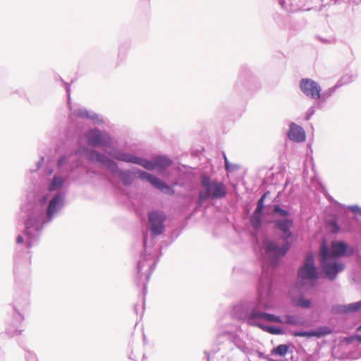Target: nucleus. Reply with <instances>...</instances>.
<instances>
[{"instance_id": "obj_17", "label": "nucleus", "mask_w": 361, "mask_h": 361, "mask_svg": "<svg viewBox=\"0 0 361 361\" xmlns=\"http://www.w3.org/2000/svg\"><path fill=\"white\" fill-rule=\"evenodd\" d=\"M171 164V161L165 157H156L154 159L155 168L158 167L161 169H164Z\"/></svg>"}, {"instance_id": "obj_22", "label": "nucleus", "mask_w": 361, "mask_h": 361, "mask_svg": "<svg viewBox=\"0 0 361 361\" xmlns=\"http://www.w3.org/2000/svg\"><path fill=\"white\" fill-rule=\"evenodd\" d=\"M62 183H63L62 179L60 177L55 176L53 178V180L51 182L49 189L51 190H54L58 188L59 187H60L62 185Z\"/></svg>"}, {"instance_id": "obj_6", "label": "nucleus", "mask_w": 361, "mask_h": 361, "mask_svg": "<svg viewBox=\"0 0 361 361\" xmlns=\"http://www.w3.org/2000/svg\"><path fill=\"white\" fill-rule=\"evenodd\" d=\"M247 319L248 323L252 326L253 324L257 323V322H255L256 319H264L265 321L274 323H283L281 317L274 314L267 313L257 309H254L252 310V312L248 315Z\"/></svg>"}, {"instance_id": "obj_29", "label": "nucleus", "mask_w": 361, "mask_h": 361, "mask_svg": "<svg viewBox=\"0 0 361 361\" xmlns=\"http://www.w3.org/2000/svg\"><path fill=\"white\" fill-rule=\"evenodd\" d=\"M224 159H225V168L227 171H228L229 170V163H228V161L226 156H224Z\"/></svg>"}, {"instance_id": "obj_3", "label": "nucleus", "mask_w": 361, "mask_h": 361, "mask_svg": "<svg viewBox=\"0 0 361 361\" xmlns=\"http://www.w3.org/2000/svg\"><path fill=\"white\" fill-rule=\"evenodd\" d=\"M202 185L205 191H200L199 195V200L200 202L207 198L219 199L224 197L226 192L224 185L219 182H210L209 178L203 176L202 178Z\"/></svg>"}, {"instance_id": "obj_28", "label": "nucleus", "mask_w": 361, "mask_h": 361, "mask_svg": "<svg viewBox=\"0 0 361 361\" xmlns=\"http://www.w3.org/2000/svg\"><path fill=\"white\" fill-rule=\"evenodd\" d=\"M78 115L80 116V117H88V114H87V112L86 111H80L78 113Z\"/></svg>"}, {"instance_id": "obj_30", "label": "nucleus", "mask_w": 361, "mask_h": 361, "mask_svg": "<svg viewBox=\"0 0 361 361\" xmlns=\"http://www.w3.org/2000/svg\"><path fill=\"white\" fill-rule=\"evenodd\" d=\"M17 243H22L23 242V238L21 235H18L16 239Z\"/></svg>"}, {"instance_id": "obj_1", "label": "nucleus", "mask_w": 361, "mask_h": 361, "mask_svg": "<svg viewBox=\"0 0 361 361\" xmlns=\"http://www.w3.org/2000/svg\"><path fill=\"white\" fill-rule=\"evenodd\" d=\"M347 250V245L343 242H332L331 251L324 240L321 247V267L323 271L330 280H334L336 274L344 269V264L336 261V257L341 256Z\"/></svg>"}, {"instance_id": "obj_8", "label": "nucleus", "mask_w": 361, "mask_h": 361, "mask_svg": "<svg viewBox=\"0 0 361 361\" xmlns=\"http://www.w3.org/2000/svg\"><path fill=\"white\" fill-rule=\"evenodd\" d=\"M137 174L138 178L142 180L148 181L154 188L160 190L161 191H164L166 193L173 194L174 191L171 188V187L156 176L145 171H139Z\"/></svg>"}, {"instance_id": "obj_32", "label": "nucleus", "mask_w": 361, "mask_h": 361, "mask_svg": "<svg viewBox=\"0 0 361 361\" xmlns=\"http://www.w3.org/2000/svg\"><path fill=\"white\" fill-rule=\"evenodd\" d=\"M123 183H124V184H128V183H129L128 182V179H126V178H123Z\"/></svg>"}, {"instance_id": "obj_34", "label": "nucleus", "mask_w": 361, "mask_h": 361, "mask_svg": "<svg viewBox=\"0 0 361 361\" xmlns=\"http://www.w3.org/2000/svg\"><path fill=\"white\" fill-rule=\"evenodd\" d=\"M267 308H268V305H265L264 306V309H267Z\"/></svg>"}, {"instance_id": "obj_23", "label": "nucleus", "mask_w": 361, "mask_h": 361, "mask_svg": "<svg viewBox=\"0 0 361 361\" xmlns=\"http://www.w3.org/2000/svg\"><path fill=\"white\" fill-rule=\"evenodd\" d=\"M274 212L276 214H279L281 216H287L288 215V212L287 210L281 209L279 206L276 205L274 208Z\"/></svg>"}, {"instance_id": "obj_31", "label": "nucleus", "mask_w": 361, "mask_h": 361, "mask_svg": "<svg viewBox=\"0 0 361 361\" xmlns=\"http://www.w3.org/2000/svg\"><path fill=\"white\" fill-rule=\"evenodd\" d=\"M66 159L65 158H61L59 161V166H61L65 161H66Z\"/></svg>"}, {"instance_id": "obj_4", "label": "nucleus", "mask_w": 361, "mask_h": 361, "mask_svg": "<svg viewBox=\"0 0 361 361\" xmlns=\"http://www.w3.org/2000/svg\"><path fill=\"white\" fill-rule=\"evenodd\" d=\"M298 278L301 280H315L317 279L316 267L312 254L307 255L304 265L298 270Z\"/></svg>"}, {"instance_id": "obj_20", "label": "nucleus", "mask_w": 361, "mask_h": 361, "mask_svg": "<svg viewBox=\"0 0 361 361\" xmlns=\"http://www.w3.org/2000/svg\"><path fill=\"white\" fill-rule=\"evenodd\" d=\"M283 324H288L291 325H300L301 323L300 321L296 318V317L290 314H287L285 316V320H283Z\"/></svg>"}, {"instance_id": "obj_21", "label": "nucleus", "mask_w": 361, "mask_h": 361, "mask_svg": "<svg viewBox=\"0 0 361 361\" xmlns=\"http://www.w3.org/2000/svg\"><path fill=\"white\" fill-rule=\"evenodd\" d=\"M294 303L296 306L302 308H309L311 305V301L303 298H300L296 302H294Z\"/></svg>"}, {"instance_id": "obj_33", "label": "nucleus", "mask_w": 361, "mask_h": 361, "mask_svg": "<svg viewBox=\"0 0 361 361\" xmlns=\"http://www.w3.org/2000/svg\"><path fill=\"white\" fill-rule=\"evenodd\" d=\"M357 340L360 342H361V336H357Z\"/></svg>"}, {"instance_id": "obj_7", "label": "nucleus", "mask_w": 361, "mask_h": 361, "mask_svg": "<svg viewBox=\"0 0 361 361\" xmlns=\"http://www.w3.org/2000/svg\"><path fill=\"white\" fill-rule=\"evenodd\" d=\"M112 156L114 157L116 159L125 162H130L139 164L148 170H153L154 169H155L154 161L152 162L144 159H140L133 154L117 153L112 154Z\"/></svg>"}, {"instance_id": "obj_10", "label": "nucleus", "mask_w": 361, "mask_h": 361, "mask_svg": "<svg viewBox=\"0 0 361 361\" xmlns=\"http://www.w3.org/2000/svg\"><path fill=\"white\" fill-rule=\"evenodd\" d=\"M300 87L307 96L316 99L320 98V86L314 80L307 78L302 79Z\"/></svg>"}, {"instance_id": "obj_13", "label": "nucleus", "mask_w": 361, "mask_h": 361, "mask_svg": "<svg viewBox=\"0 0 361 361\" xmlns=\"http://www.w3.org/2000/svg\"><path fill=\"white\" fill-rule=\"evenodd\" d=\"M332 332L331 329L329 327L324 326L320 327L316 331H293L292 332V335L296 337H322L326 335H328Z\"/></svg>"}, {"instance_id": "obj_15", "label": "nucleus", "mask_w": 361, "mask_h": 361, "mask_svg": "<svg viewBox=\"0 0 361 361\" xmlns=\"http://www.w3.org/2000/svg\"><path fill=\"white\" fill-rule=\"evenodd\" d=\"M61 205V198L59 195L54 196L50 201L47 209V216L49 219H51L53 214L57 211V209Z\"/></svg>"}, {"instance_id": "obj_12", "label": "nucleus", "mask_w": 361, "mask_h": 361, "mask_svg": "<svg viewBox=\"0 0 361 361\" xmlns=\"http://www.w3.org/2000/svg\"><path fill=\"white\" fill-rule=\"evenodd\" d=\"M361 310V300L348 305H337L331 307L334 314H347Z\"/></svg>"}, {"instance_id": "obj_27", "label": "nucleus", "mask_w": 361, "mask_h": 361, "mask_svg": "<svg viewBox=\"0 0 361 361\" xmlns=\"http://www.w3.org/2000/svg\"><path fill=\"white\" fill-rule=\"evenodd\" d=\"M33 225V221L32 219H28L26 222H25V226H26V228L28 229L30 228V227H32Z\"/></svg>"}, {"instance_id": "obj_26", "label": "nucleus", "mask_w": 361, "mask_h": 361, "mask_svg": "<svg viewBox=\"0 0 361 361\" xmlns=\"http://www.w3.org/2000/svg\"><path fill=\"white\" fill-rule=\"evenodd\" d=\"M350 209L353 213H355L356 214L361 215V208H360L357 206H353V207H351Z\"/></svg>"}, {"instance_id": "obj_2", "label": "nucleus", "mask_w": 361, "mask_h": 361, "mask_svg": "<svg viewBox=\"0 0 361 361\" xmlns=\"http://www.w3.org/2000/svg\"><path fill=\"white\" fill-rule=\"evenodd\" d=\"M274 224L275 227L283 232V238L286 241V243L283 246L279 247L277 243L269 239H265L263 240V247L265 251L269 253L273 257L272 263L276 265L277 259L283 256L290 248V244L288 240L292 236L290 229L293 226V222L291 219H285L276 220Z\"/></svg>"}, {"instance_id": "obj_11", "label": "nucleus", "mask_w": 361, "mask_h": 361, "mask_svg": "<svg viewBox=\"0 0 361 361\" xmlns=\"http://www.w3.org/2000/svg\"><path fill=\"white\" fill-rule=\"evenodd\" d=\"M165 216L162 212H152L149 214V221L152 232L154 235H160L164 230V221Z\"/></svg>"}, {"instance_id": "obj_35", "label": "nucleus", "mask_w": 361, "mask_h": 361, "mask_svg": "<svg viewBox=\"0 0 361 361\" xmlns=\"http://www.w3.org/2000/svg\"><path fill=\"white\" fill-rule=\"evenodd\" d=\"M357 331H361V325L357 328Z\"/></svg>"}, {"instance_id": "obj_5", "label": "nucleus", "mask_w": 361, "mask_h": 361, "mask_svg": "<svg viewBox=\"0 0 361 361\" xmlns=\"http://www.w3.org/2000/svg\"><path fill=\"white\" fill-rule=\"evenodd\" d=\"M87 139L89 145L92 146H108L111 142L109 135L105 133H102L97 129L90 130L87 133Z\"/></svg>"}, {"instance_id": "obj_9", "label": "nucleus", "mask_w": 361, "mask_h": 361, "mask_svg": "<svg viewBox=\"0 0 361 361\" xmlns=\"http://www.w3.org/2000/svg\"><path fill=\"white\" fill-rule=\"evenodd\" d=\"M86 157L91 161L101 163L103 166H106L113 172H116L117 170V164L116 162L110 159L106 156L99 154L94 150H90L87 152Z\"/></svg>"}, {"instance_id": "obj_25", "label": "nucleus", "mask_w": 361, "mask_h": 361, "mask_svg": "<svg viewBox=\"0 0 361 361\" xmlns=\"http://www.w3.org/2000/svg\"><path fill=\"white\" fill-rule=\"evenodd\" d=\"M330 226L331 227V231L332 232L334 233H338V231H339V227H338V224L336 223V221H331L330 222Z\"/></svg>"}, {"instance_id": "obj_24", "label": "nucleus", "mask_w": 361, "mask_h": 361, "mask_svg": "<svg viewBox=\"0 0 361 361\" xmlns=\"http://www.w3.org/2000/svg\"><path fill=\"white\" fill-rule=\"evenodd\" d=\"M265 199V195H264L258 201L257 206L255 212L262 213V211L264 209V201Z\"/></svg>"}, {"instance_id": "obj_14", "label": "nucleus", "mask_w": 361, "mask_h": 361, "mask_svg": "<svg viewBox=\"0 0 361 361\" xmlns=\"http://www.w3.org/2000/svg\"><path fill=\"white\" fill-rule=\"evenodd\" d=\"M288 135L289 138L294 142H300L305 140V133L304 130L294 123H292L290 125Z\"/></svg>"}, {"instance_id": "obj_18", "label": "nucleus", "mask_w": 361, "mask_h": 361, "mask_svg": "<svg viewBox=\"0 0 361 361\" xmlns=\"http://www.w3.org/2000/svg\"><path fill=\"white\" fill-rule=\"evenodd\" d=\"M261 216H262V213L255 212L254 214L251 216L250 223H251L252 226L255 229L259 228L261 226V223H262Z\"/></svg>"}, {"instance_id": "obj_16", "label": "nucleus", "mask_w": 361, "mask_h": 361, "mask_svg": "<svg viewBox=\"0 0 361 361\" xmlns=\"http://www.w3.org/2000/svg\"><path fill=\"white\" fill-rule=\"evenodd\" d=\"M253 326H257L260 329L263 330L265 332H267L270 334L273 335H280L283 334V331L279 327H274V326H265L260 323H256L253 324Z\"/></svg>"}, {"instance_id": "obj_19", "label": "nucleus", "mask_w": 361, "mask_h": 361, "mask_svg": "<svg viewBox=\"0 0 361 361\" xmlns=\"http://www.w3.org/2000/svg\"><path fill=\"white\" fill-rule=\"evenodd\" d=\"M288 350L289 346L288 345L281 344L273 350V353L279 355L280 356H284L288 353Z\"/></svg>"}]
</instances>
